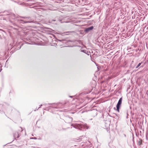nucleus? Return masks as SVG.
I'll use <instances>...</instances> for the list:
<instances>
[{
	"label": "nucleus",
	"mask_w": 148,
	"mask_h": 148,
	"mask_svg": "<svg viewBox=\"0 0 148 148\" xmlns=\"http://www.w3.org/2000/svg\"><path fill=\"white\" fill-rule=\"evenodd\" d=\"M122 98H121L118 101V102L116 105V110L118 112H119V109L120 107V106H121V103H122Z\"/></svg>",
	"instance_id": "f257e3e1"
},
{
	"label": "nucleus",
	"mask_w": 148,
	"mask_h": 148,
	"mask_svg": "<svg viewBox=\"0 0 148 148\" xmlns=\"http://www.w3.org/2000/svg\"><path fill=\"white\" fill-rule=\"evenodd\" d=\"M93 27H88L86 29V31H89L90 30H92L93 29Z\"/></svg>",
	"instance_id": "f03ea898"
},
{
	"label": "nucleus",
	"mask_w": 148,
	"mask_h": 148,
	"mask_svg": "<svg viewBox=\"0 0 148 148\" xmlns=\"http://www.w3.org/2000/svg\"><path fill=\"white\" fill-rule=\"evenodd\" d=\"M14 136L15 138H18L19 137V135L17 133L16 134H14Z\"/></svg>",
	"instance_id": "7ed1b4c3"
},
{
	"label": "nucleus",
	"mask_w": 148,
	"mask_h": 148,
	"mask_svg": "<svg viewBox=\"0 0 148 148\" xmlns=\"http://www.w3.org/2000/svg\"><path fill=\"white\" fill-rule=\"evenodd\" d=\"M141 63H139L138 64V65L136 66V68H138L140 66V65H141Z\"/></svg>",
	"instance_id": "20e7f679"
},
{
	"label": "nucleus",
	"mask_w": 148,
	"mask_h": 148,
	"mask_svg": "<svg viewBox=\"0 0 148 148\" xmlns=\"http://www.w3.org/2000/svg\"><path fill=\"white\" fill-rule=\"evenodd\" d=\"M138 144L139 145H141L142 144V140H141L140 141H139L138 142Z\"/></svg>",
	"instance_id": "39448f33"
},
{
	"label": "nucleus",
	"mask_w": 148,
	"mask_h": 148,
	"mask_svg": "<svg viewBox=\"0 0 148 148\" xmlns=\"http://www.w3.org/2000/svg\"><path fill=\"white\" fill-rule=\"evenodd\" d=\"M19 130H20L21 132L23 131V129H22V128L21 127H19Z\"/></svg>",
	"instance_id": "423d86ee"
},
{
	"label": "nucleus",
	"mask_w": 148,
	"mask_h": 148,
	"mask_svg": "<svg viewBox=\"0 0 148 148\" xmlns=\"http://www.w3.org/2000/svg\"><path fill=\"white\" fill-rule=\"evenodd\" d=\"M114 109H115V108H114Z\"/></svg>",
	"instance_id": "0eeeda50"
}]
</instances>
